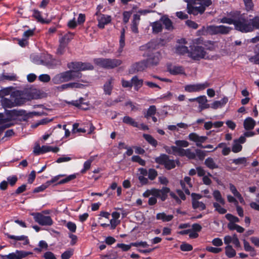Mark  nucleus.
I'll return each instance as SVG.
<instances>
[{"mask_svg":"<svg viewBox=\"0 0 259 259\" xmlns=\"http://www.w3.org/2000/svg\"><path fill=\"white\" fill-rule=\"evenodd\" d=\"M211 4V0H190L187 4V12L194 16L202 14Z\"/></svg>","mask_w":259,"mask_h":259,"instance_id":"2","label":"nucleus"},{"mask_svg":"<svg viewBox=\"0 0 259 259\" xmlns=\"http://www.w3.org/2000/svg\"><path fill=\"white\" fill-rule=\"evenodd\" d=\"M125 46V29L122 28L121 31V35L119 40V52H121Z\"/></svg>","mask_w":259,"mask_h":259,"instance_id":"41","label":"nucleus"},{"mask_svg":"<svg viewBox=\"0 0 259 259\" xmlns=\"http://www.w3.org/2000/svg\"><path fill=\"white\" fill-rule=\"evenodd\" d=\"M210 86V83L209 82L205 81L203 83L187 84L185 86L184 90L188 93L199 92Z\"/></svg>","mask_w":259,"mask_h":259,"instance_id":"7","label":"nucleus"},{"mask_svg":"<svg viewBox=\"0 0 259 259\" xmlns=\"http://www.w3.org/2000/svg\"><path fill=\"white\" fill-rule=\"evenodd\" d=\"M35 221L41 226H51L53 224V220L51 217L44 215L40 213H32Z\"/></svg>","mask_w":259,"mask_h":259,"instance_id":"8","label":"nucleus"},{"mask_svg":"<svg viewBox=\"0 0 259 259\" xmlns=\"http://www.w3.org/2000/svg\"><path fill=\"white\" fill-rule=\"evenodd\" d=\"M17 79V76L16 74L14 73L10 74H6L5 73H3L0 75V81H3L5 80L14 81Z\"/></svg>","mask_w":259,"mask_h":259,"instance_id":"38","label":"nucleus"},{"mask_svg":"<svg viewBox=\"0 0 259 259\" xmlns=\"http://www.w3.org/2000/svg\"><path fill=\"white\" fill-rule=\"evenodd\" d=\"M6 115V117H5V115L3 114L0 113V125H5L8 123V122L11 121L12 120V116L8 115L7 113Z\"/></svg>","mask_w":259,"mask_h":259,"instance_id":"44","label":"nucleus"},{"mask_svg":"<svg viewBox=\"0 0 259 259\" xmlns=\"http://www.w3.org/2000/svg\"><path fill=\"white\" fill-rule=\"evenodd\" d=\"M92 161V159H89L84 162L83 164V168L81 170V172L82 174L85 173L87 170L90 168Z\"/></svg>","mask_w":259,"mask_h":259,"instance_id":"58","label":"nucleus"},{"mask_svg":"<svg viewBox=\"0 0 259 259\" xmlns=\"http://www.w3.org/2000/svg\"><path fill=\"white\" fill-rule=\"evenodd\" d=\"M226 218L230 221L231 223H238L239 222V219L233 215L228 213L226 215Z\"/></svg>","mask_w":259,"mask_h":259,"instance_id":"59","label":"nucleus"},{"mask_svg":"<svg viewBox=\"0 0 259 259\" xmlns=\"http://www.w3.org/2000/svg\"><path fill=\"white\" fill-rule=\"evenodd\" d=\"M77 82H70L69 83V88L71 89H82L85 85L84 83H87L88 82L86 80L83 79H77Z\"/></svg>","mask_w":259,"mask_h":259,"instance_id":"22","label":"nucleus"},{"mask_svg":"<svg viewBox=\"0 0 259 259\" xmlns=\"http://www.w3.org/2000/svg\"><path fill=\"white\" fill-rule=\"evenodd\" d=\"M94 63L102 68L112 69L120 66L122 64V61L117 59L100 58L95 59Z\"/></svg>","mask_w":259,"mask_h":259,"instance_id":"4","label":"nucleus"},{"mask_svg":"<svg viewBox=\"0 0 259 259\" xmlns=\"http://www.w3.org/2000/svg\"><path fill=\"white\" fill-rule=\"evenodd\" d=\"M42 154L52 151L54 153H57L59 151V148L57 147H53L50 146L44 145L41 147Z\"/></svg>","mask_w":259,"mask_h":259,"instance_id":"40","label":"nucleus"},{"mask_svg":"<svg viewBox=\"0 0 259 259\" xmlns=\"http://www.w3.org/2000/svg\"><path fill=\"white\" fill-rule=\"evenodd\" d=\"M33 12V17H34L37 21L40 22L42 23H44L45 22V20L41 17L40 12L36 10H34Z\"/></svg>","mask_w":259,"mask_h":259,"instance_id":"55","label":"nucleus"},{"mask_svg":"<svg viewBox=\"0 0 259 259\" xmlns=\"http://www.w3.org/2000/svg\"><path fill=\"white\" fill-rule=\"evenodd\" d=\"M185 156H186L190 159H194L196 157L195 153L192 152L190 149H186Z\"/></svg>","mask_w":259,"mask_h":259,"instance_id":"60","label":"nucleus"},{"mask_svg":"<svg viewBox=\"0 0 259 259\" xmlns=\"http://www.w3.org/2000/svg\"><path fill=\"white\" fill-rule=\"evenodd\" d=\"M76 176L75 174L70 175L67 176L65 179H63L61 180V181H60L56 185H61V184H63L65 183H67L70 182V181L75 179L76 178Z\"/></svg>","mask_w":259,"mask_h":259,"instance_id":"51","label":"nucleus"},{"mask_svg":"<svg viewBox=\"0 0 259 259\" xmlns=\"http://www.w3.org/2000/svg\"><path fill=\"white\" fill-rule=\"evenodd\" d=\"M170 192L169 188L167 187H163L161 189L155 188L154 196L159 198L161 201H164L167 197V194Z\"/></svg>","mask_w":259,"mask_h":259,"instance_id":"14","label":"nucleus"},{"mask_svg":"<svg viewBox=\"0 0 259 259\" xmlns=\"http://www.w3.org/2000/svg\"><path fill=\"white\" fill-rule=\"evenodd\" d=\"M41 64L49 68H53L56 65L54 60L53 59L52 56L50 55H47L46 60H41Z\"/></svg>","mask_w":259,"mask_h":259,"instance_id":"23","label":"nucleus"},{"mask_svg":"<svg viewBox=\"0 0 259 259\" xmlns=\"http://www.w3.org/2000/svg\"><path fill=\"white\" fill-rule=\"evenodd\" d=\"M156 108L154 105H151L148 109L146 113L145 114L146 118H148L149 116H152L156 113Z\"/></svg>","mask_w":259,"mask_h":259,"instance_id":"50","label":"nucleus"},{"mask_svg":"<svg viewBox=\"0 0 259 259\" xmlns=\"http://www.w3.org/2000/svg\"><path fill=\"white\" fill-rule=\"evenodd\" d=\"M133 67L137 71H141L144 70L146 68L149 67L145 60L142 61L137 62L134 64Z\"/></svg>","mask_w":259,"mask_h":259,"instance_id":"27","label":"nucleus"},{"mask_svg":"<svg viewBox=\"0 0 259 259\" xmlns=\"http://www.w3.org/2000/svg\"><path fill=\"white\" fill-rule=\"evenodd\" d=\"M25 113H26L25 111L23 110H17L15 109H14L11 111H7V114L8 115L12 116V119H13L14 116H21V115H24L25 114Z\"/></svg>","mask_w":259,"mask_h":259,"instance_id":"45","label":"nucleus"},{"mask_svg":"<svg viewBox=\"0 0 259 259\" xmlns=\"http://www.w3.org/2000/svg\"><path fill=\"white\" fill-rule=\"evenodd\" d=\"M183 69L182 67L175 66L174 68L170 70V72L172 74H177L182 73Z\"/></svg>","mask_w":259,"mask_h":259,"instance_id":"64","label":"nucleus"},{"mask_svg":"<svg viewBox=\"0 0 259 259\" xmlns=\"http://www.w3.org/2000/svg\"><path fill=\"white\" fill-rule=\"evenodd\" d=\"M67 67L70 69V70L74 71H77L80 72V62H70L67 64Z\"/></svg>","mask_w":259,"mask_h":259,"instance_id":"37","label":"nucleus"},{"mask_svg":"<svg viewBox=\"0 0 259 259\" xmlns=\"http://www.w3.org/2000/svg\"><path fill=\"white\" fill-rule=\"evenodd\" d=\"M203 34L214 35L218 34V26L209 25L203 28Z\"/></svg>","mask_w":259,"mask_h":259,"instance_id":"21","label":"nucleus"},{"mask_svg":"<svg viewBox=\"0 0 259 259\" xmlns=\"http://www.w3.org/2000/svg\"><path fill=\"white\" fill-rule=\"evenodd\" d=\"M147 59L145 60L149 67L156 66L158 64L161 58L159 52L150 53L147 55Z\"/></svg>","mask_w":259,"mask_h":259,"instance_id":"9","label":"nucleus"},{"mask_svg":"<svg viewBox=\"0 0 259 259\" xmlns=\"http://www.w3.org/2000/svg\"><path fill=\"white\" fill-rule=\"evenodd\" d=\"M228 98L227 97H224L222 100L220 101H214L210 106V107L213 109H217L219 108H222L228 102Z\"/></svg>","mask_w":259,"mask_h":259,"instance_id":"17","label":"nucleus"},{"mask_svg":"<svg viewBox=\"0 0 259 259\" xmlns=\"http://www.w3.org/2000/svg\"><path fill=\"white\" fill-rule=\"evenodd\" d=\"M158 175L157 171L154 168H150L148 170V179L151 181L154 180Z\"/></svg>","mask_w":259,"mask_h":259,"instance_id":"54","label":"nucleus"},{"mask_svg":"<svg viewBox=\"0 0 259 259\" xmlns=\"http://www.w3.org/2000/svg\"><path fill=\"white\" fill-rule=\"evenodd\" d=\"M204 164L210 169H217L219 167V165L215 162L212 157L207 158L205 160Z\"/></svg>","mask_w":259,"mask_h":259,"instance_id":"26","label":"nucleus"},{"mask_svg":"<svg viewBox=\"0 0 259 259\" xmlns=\"http://www.w3.org/2000/svg\"><path fill=\"white\" fill-rule=\"evenodd\" d=\"M206 52L203 47L199 46H194L189 53V56L195 60L204 59Z\"/></svg>","mask_w":259,"mask_h":259,"instance_id":"6","label":"nucleus"},{"mask_svg":"<svg viewBox=\"0 0 259 259\" xmlns=\"http://www.w3.org/2000/svg\"><path fill=\"white\" fill-rule=\"evenodd\" d=\"M140 16L138 14H134L133 16V20L132 22L131 25V29L133 32L135 33H138L139 32L138 30V25L139 24L140 20Z\"/></svg>","mask_w":259,"mask_h":259,"instance_id":"15","label":"nucleus"},{"mask_svg":"<svg viewBox=\"0 0 259 259\" xmlns=\"http://www.w3.org/2000/svg\"><path fill=\"white\" fill-rule=\"evenodd\" d=\"M81 73L72 70H68L55 75L52 79L54 84H58L70 80H77L82 77Z\"/></svg>","mask_w":259,"mask_h":259,"instance_id":"3","label":"nucleus"},{"mask_svg":"<svg viewBox=\"0 0 259 259\" xmlns=\"http://www.w3.org/2000/svg\"><path fill=\"white\" fill-rule=\"evenodd\" d=\"M176 147L181 148H186L189 146V143L186 140H176L175 142Z\"/></svg>","mask_w":259,"mask_h":259,"instance_id":"52","label":"nucleus"},{"mask_svg":"<svg viewBox=\"0 0 259 259\" xmlns=\"http://www.w3.org/2000/svg\"><path fill=\"white\" fill-rule=\"evenodd\" d=\"M255 55L249 58V61L255 64H259V44L255 46L254 49Z\"/></svg>","mask_w":259,"mask_h":259,"instance_id":"25","label":"nucleus"},{"mask_svg":"<svg viewBox=\"0 0 259 259\" xmlns=\"http://www.w3.org/2000/svg\"><path fill=\"white\" fill-rule=\"evenodd\" d=\"M162 24L164 25L165 28L168 30H171L174 27L171 21L166 16H162L160 18Z\"/></svg>","mask_w":259,"mask_h":259,"instance_id":"24","label":"nucleus"},{"mask_svg":"<svg viewBox=\"0 0 259 259\" xmlns=\"http://www.w3.org/2000/svg\"><path fill=\"white\" fill-rule=\"evenodd\" d=\"M80 71H84L88 70H93L94 66L90 63H82L80 62Z\"/></svg>","mask_w":259,"mask_h":259,"instance_id":"53","label":"nucleus"},{"mask_svg":"<svg viewBox=\"0 0 259 259\" xmlns=\"http://www.w3.org/2000/svg\"><path fill=\"white\" fill-rule=\"evenodd\" d=\"M174 218L172 215H166L165 213H158L156 215V219L162 220L163 222H169Z\"/></svg>","mask_w":259,"mask_h":259,"instance_id":"34","label":"nucleus"},{"mask_svg":"<svg viewBox=\"0 0 259 259\" xmlns=\"http://www.w3.org/2000/svg\"><path fill=\"white\" fill-rule=\"evenodd\" d=\"M188 139L190 141L195 142L196 145L198 147H202V144L207 139L206 136H200L196 133H191L188 135Z\"/></svg>","mask_w":259,"mask_h":259,"instance_id":"11","label":"nucleus"},{"mask_svg":"<svg viewBox=\"0 0 259 259\" xmlns=\"http://www.w3.org/2000/svg\"><path fill=\"white\" fill-rule=\"evenodd\" d=\"M123 122L127 124L131 125L134 127H139L138 123L135 121V120L128 116H125L122 119Z\"/></svg>","mask_w":259,"mask_h":259,"instance_id":"32","label":"nucleus"},{"mask_svg":"<svg viewBox=\"0 0 259 259\" xmlns=\"http://www.w3.org/2000/svg\"><path fill=\"white\" fill-rule=\"evenodd\" d=\"M155 162L161 165H163L167 169H171L176 167L174 160L170 159L169 156L165 154H161L155 159Z\"/></svg>","mask_w":259,"mask_h":259,"instance_id":"5","label":"nucleus"},{"mask_svg":"<svg viewBox=\"0 0 259 259\" xmlns=\"http://www.w3.org/2000/svg\"><path fill=\"white\" fill-rule=\"evenodd\" d=\"M132 87L134 86V89L136 91H138L143 84V80L139 79L138 76L135 75L131 79Z\"/></svg>","mask_w":259,"mask_h":259,"instance_id":"18","label":"nucleus"},{"mask_svg":"<svg viewBox=\"0 0 259 259\" xmlns=\"http://www.w3.org/2000/svg\"><path fill=\"white\" fill-rule=\"evenodd\" d=\"M133 246L132 243L130 244H125L123 243H118L117 244V247L120 248L122 251H126L130 249L131 247Z\"/></svg>","mask_w":259,"mask_h":259,"instance_id":"61","label":"nucleus"},{"mask_svg":"<svg viewBox=\"0 0 259 259\" xmlns=\"http://www.w3.org/2000/svg\"><path fill=\"white\" fill-rule=\"evenodd\" d=\"M225 254L229 258H232L236 255V252L231 245H228L225 247Z\"/></svg>","mask_w":259,"mask_h":259,"instance_id":"36","label":"nucleus"},{"mask_svg":"<svg viewBox=\"0 0 259 259\" xmlns=\"http://www.w3.org/2000/svg\"><path fill=\"white\" fill-rule=\"evenodd\" d=\"M132 160L133 162H137L139 164L142 166H145L146 164L145 161L142 159L138 155H134L132 157Z\"/></svg>","mask_w":259,"mask_h":259,"instance_id":"56","label":"nucleus"},{"mask_svg":"<svg viewBox=\"0 0 259 259\" xmlns=\"http://www.w3.org/2000/svg\"><path fill=\"white\" fill-rule=\"evenodd\" d=\"M143 137L152 146L156 147L157 145V141L150 135L144 134Z\"/></svg>","mask_w":259,"mask_h":259,"instance_id":"42","label":"nucleus"},{"mask_svg":"<svg viewBox=\"0 0 259 259\" xmlns=\"http://www.w3.org/2000/svg\"><path fill=\"white\" fill-rule=\"evenodd\" d=\"M232 30V28L224 25L218 26V34H227Z\"/></svg>","mask_w":259,"mask_h":259,"instance_id":"43","label":"nucleus"},{"mask_svg":"<svg viewBox=\"0 0 259 259\" xmlns=\"http://www.w3.org/2000/svg\"><path fill=\"white\" fill-rule=\"evenodd\" d=\"M29 99H27L25 97L24 95H22L19 97L14 98V101L15 106H21L24 104L27 100H29Z\"/></svg>","mask_w":259,"mask_h":259,"instance_id":"39","label":"nucleus"},{"mask_svg":"<svg viewBox=\"0 0 259 259\" xmlns=\"http://www.w3.org/2000/svg\"><path fill=\"white\" fill-rule=\"evenodd\" d=\"M245 9L247 11H253L254 4L252 0H243Z\"/></svg>","mask_w":259,"mask_h":259,"instance_id":"49","label":"nucleus"},{"mask_svg":"<svg viewBox=\"0 0 259 259\" xmlns=\"http://www.w3.org/2000/svg\"><path fill=\"white\" fill-rule=\"evenodd\" d=\"M176 52L180 55H183L187 53H189L188 49L187 47L183 45H179L176 47Z\"/></svg>","mask_w":259,"mask_h":259,"instance_id":"46","label":"nucleus"},{"mask_svg":"<svg viewBox=\"0 0 259 259\" xmlns=\"http://www.w3.org/2000/svg\"><path fill=\"white\" fill-rule=\"evenodd\" d=\"M233 163L238 165L241 164H246V159L245 157H240L237 159H234L232 160Z\"/></svg>","mask_w":259,"mask_h":259,"instance_id":"63","label":"nucleus"},{"mask_svg":"<svg viewBox=\"0 0 259 259\" xmlns=\"http://www.w3.org/2000/svg\"><path fill=\"white\" fill-rule=\"evenodd\" d=\"M95 15L97 16V21L98 22V26L99 28L103 29L105 26L111 21V17L109 15H106L99 12V10L97 11Z\"/></svg>","mask_w":259,"mask_h":259,"instance_id":"10","label":"nucleus"},{"mask_svg":"<svg viewBox=\"0 0 259 259\" xmlns=\"http://www.w3.org/2000/svg\"><path fill=\"white\" fill-rule=\"evenodd\" d=\"M171 149L172 151V154L174 155H178L179 156H185L186 149L178 147L175 146H172Z\"/></svg>","mask_w":259,"mask_h":259,"instance_id":"31","label":"nucleus"},{"mask_svg":"<svg viewBox=\"0 0 259 259\" xmlns=\"http://www.w3.org/2000/svg\"><path fill=\"white\" fill-rule=\"evenodd\" d=\"M255 121L251 117H248L246 118L243 122L244 128L247 130H252L255 125Z\"/></svg>","mask_w":259,"mask_h":259,"instance_id":"20","label":"nucleus"},{"mask_svg":"<svg viewBox=\"0 0 259 259\" xmlns=\"http://www.w3.org/2000/svg\"><path fill=\"white\" fill-rule=\"evenodd\" d=\"M7 236L10 239H14L17 241H23L24 242L23 243V244L24 245H27L29 243V240L28 239V237L26 236H14L9 234H8Z\"/></svg>","mask_w":259,"mask_h":259,"instance_id":"29","label":"nucleus"},{"mask_svg":"<svg viewBox=\"0 0 259 259\" xmlns=\"http://www.w3.org/2000/svg\"><path fill=\"white\" fill-rule=\"evenodd\" d=\"M196 99H197V101L200 104L199 108L201 110L210 107V105L207 104L208 101L205 96L198 97L196 98Z\"/></svg>","mask_w":259,"mask_h":259,"instance_id":"19","label":"nucleus"},{"mask_svg":"<svg viewBox=\"0 0 259 259\" xmlns=\"http://www.w3.org/2000/svg\"><path fill=\"white\" fill-rule=\"evenodd\" d=\"M32 254V252L25 251L23 250H17L14 252H12L7 255V259H22L29 254Z\"/></svg>","mask_w":259,"mask_h":259,"instance_id":"13","label":"nucleus"},{"mask_svg":"<svg viewBox=\"0 0 259 259\" xmlns=\"http://www.w3.org/2000/svg\"><path fill=\"white\" fill-rule=\"evenodd\" d=\"M152 27V31L154 33H158L162 30V24L159 21L154 22L151 24Z\"/></svg>","mask_w":259,"mask_h":259,"instance_id":"30","label":"nucleus"},{"mask_svg":"<svg viewBox=\"0 0 259 259\" xmlns=\"http://www.w3.org/2000/svg\"><path fill=\"white\" fill-rule=\"evenodd\" d=\"M180 249L182 251H190L193 249V246L190 244L187 243H183L180 245Z\"/></svg>","mask_w":259,"mask_h":259,"instance_id":"57","label":"nucleus"},{"mask_svg":"<svg viewBox=\"0 0 259 259\" xmlns=\"http://www.w3.org/2000/svg\"><path fill=\"white\" fill-rule=\"evenodd\" d=\"M38 79L41 82H48L50 81L51 77L48 74H43L38 76Z\"/></svg>","mask_w":259,"mask_h":259,"instance_id":"62","label":"nucleus"},{"mask_svg":"<svg viewBox=\"0 0 259 259\" xmlns=\"http://www.w3.org/2000/svg\"><path fill=\"white\" fill-rule=\"evenodd\" d=\"M114 79L112 77H110L105 82L103 86V90L104 93L108 95H110L113 89V82Z\"/></svg>","mask_w":259,"mask_h":259,"instance_id":"16","label":"nucleus"},{"mask_svg":"<svg viewBox=\"0 0 259 259\" xmlns=\"http://www.w3.org/2000/svg\"><path fill=\"white\" fill-rule=\"evenodd\" d=\"M213 206L215 208V210L218 212L220 214H225L227 212V209L222 207L221 204L218 202L213 203Z\"/></svg>","mask_w":259,"mask_h":259,"instance_id":"48","label":"nucleus"},{"mask_svg":"<svg viewBox=\"0 0 259 259\" xmlns=\"http://www.w3.org/2000/svg\"><path fill=\"white\" fill-rule=\"evenodd\" d=\"M242 149V146L238 142H237L236 141L234 140L233 143L232 147V151L234 153H238L240 152Z\"/></svg>","mask_w":259,"mask_h":259,"instance_id":"47","label":"nucleus"},{"mask_svg":"<svg viewBox=\"0 0 259 259\" xmlns=\"http://www.w3.org/2000/svg\"><path fill=\"white\" fill-rule=\"evenodd\" d=\"M238 15L235 26L236 30L246 33L259 29V16L248 19L244 14H241L239 11Z\"/></svg>","mask_w":259,"mask_h":259,"instance_id":"1","label":"nucleus"},{"mask_svg":"<svg viewBox=\"0 0 259 259\" xmlns=\"http://www.w3.org/2000/svg\"><path fill=\"white\" fill-rule=\"evenodd\" d=\"M192 207L194 209H198L199 210H203L206 208L205 204L201 201L193 200L192 201Z\"/></svg>","mask_w":259,"mask_h":259,"instance_id":"35","label":"nucleus"},{"mask_svg":"<svg viewBox=\"0 0 259 259\" xmlns=\"http://www.w3.org/2000/svg\"><path fill=\"white\" fill-rule=\"evenodd\" d=\"M212 195H213V197L214 199L217 201L216 202L219 203L222 205H225V200L222 197V194L219 190H214L213 192Z\"/></svg>","mask_w":259,"mask_h":259,"instance_id":"28","label":"nucleus"},{"mask_svg":"<svg viewBox=\"0 0 259 259\" xmlns=\"http://www.w3.org/2000/svg\"><path fill=\"white\" fill-rule=\"evenodd\" d=\"M2 103L5 108H12L15 106L14 97L11 99L4 98L2 100Z\"/></svg>","mask_w":259,"mask_h":259,"instance_id":"33","label":"nucleus"},{"mask_svg":"<svg viewBox=\"0 0 259 259\" xmlns=\"http://www.w3.org/2000/svg\"><path fill=\"white\" fill-rule=\"evenodd\" d=\"M238 14V11H233L230 13L228 17H223L220 20V22L229 24H234L235 26V22Z\"/></svg>","mask_w":259,"mask_h":259,"instance_id":"12","label":"nucleus"}]
</instances>
